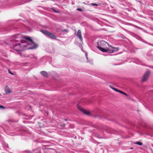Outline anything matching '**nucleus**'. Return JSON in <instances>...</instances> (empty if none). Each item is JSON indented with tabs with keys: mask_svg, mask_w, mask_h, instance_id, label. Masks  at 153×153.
I'll return each mask as SVG.
<instances>
[{
	"mask_svg": "<svg viewBox=\"0 0 153 153\" xmlns=\"http://www.w3.org/2000/svg\"><path fill=\"white\" fill-rule=\"evenodd\" d=\"M32 46L28 47V49H33L36 48L38 45L35 43L30 37H25L20 35L17 36L15 39L11 41L10 43V47L15 51H21L26 49V47L28 43Z\"/></svg>",
	"mask_w": 153,
	"mask_h": 153,
	"instance_id": "1",
	"label": "nucleus"
},
{
	"mask_svg": "<svg viewBox=\"0 0 153 153\" xmlns=\"http://www.w3.org/2000/svg\"><path fill=\"white\" fill-rule=\"evenodd\" d=\"M107 44V43L104 41L101 40L99 42H97V48L100 50L102 52L105 50V48H104L103 47H104Z\"/></svg>",
	"mask_w": 153,
	"mask_h": 153,
	"instance_id": "2",
	"label": "nucleus"
},
{
	"mask_svg": "<svg viewBox=\"0 0 153 153\" xmlns=\"http://www.w3.org/2000/svg\"><path fill=\"white\" fill-rule=\"evenodd\" d=\"M118 49L117 48H114L110 45L109 46V48H105L104 50L102 51L103 52H108L111 53L114 51H116Z\"/></svg>",
	"mask_w": 153,
	"mask_h": 153,
	"instance_id": "3",
	"label": "nucleus"
},
{
	"mask_svg": "<svg viewBox=\"0 0 153 153\" xmlns=\"http://www.w3.org/2000/svg\"><path fill=\"white\" fill-rule=\"evenodd\" d=\"M42 32L50 38L52 39H56V36L54 34L47 30H42Z\"/></svg>",
	"mask_w": 153,
	"mask_h": 153,
	"instance_id": "4",
	"label": "nucleus"
},
{
	"mask_svg": "<svg viewBox=\"0 0 153 153\" xmlns=\"http://www.w3.org/2000/svg\"><path fill=\"white\" fill-rule=\"evenodd\" d=\"M77 108L80 111H82L86 115H90V113L89 111H86L78 105H77Z\"/></svg>",
	"mask_w": 153,
	"mask_h": 153,
	"instance_id": "5",
	"label": "nucleus"
},
{
	"mask_svg": "<svg viewBox=\"0 0 153 153\" xmlns=\"http://www.w3.org/2000/svg\"><path fill=\"white\" fill-rule=\"evenodd\" d=\"M150 73L149 71H147L145 73L142 79V82H145L147 80L149 75Z\"/></svg>",
	"mask_w": 153,
	"mask_h": 153,
	"instance_id": "6",
	"label": "nucleus"
},
{
	"mask_svg": "<svg viewBox=\"0 0 153 153\" xmlns=\"http://www.w3.org/2000/svg\"><path fill=\"white\" fill-rule=\"evenodd\" d=\"M76 36L79 38L81 41H82V37L81 35V30H78L76 34Z\"/></svg>",
	"mask_w": 153,
	"mask_h": 153,
	"instance_id": "7",
	"label": "nucleus"
},
{
	"mask_svg": "<svg viewBox=\"0 0 153 153\" xmlns=\"http://www.w3.org/2000/svg\"><path fill=\"white\" fill-rule=\"evenodd\" d=\"M111 88L112 89H113L114 90V91H116V92H118L122 94H124L126 96H127V95L125 93H124V92L121 91H120V90H118L117 89H116V88H113V87H111Z\"/></svg>",
	"mask_w": 153,
	"mask_h": 153,
	"instance_id": "8",
	"label": "nucleus"
},
{
	"mask_svg": "<svg viewBox=\"0 0 153 153\" xmlns=\"http://www.w3.org/2000/svg\"><path fill=\"white\" fill-rule=\"evenodd\" d=\"M5 92L7 93H10L11 92L10 89L7 86H6L5 87Z\"/></svg>",
	"mask_w": 153,
	"mask_h": 153,
	"instance_id": "9",
	"label": "nucleus"
},
{
	"mask_svg": "<svg viewBox=\"0 0 153 153\" xmlns=\"http://www.w3.org/2000/svg\"><path fill=\"white\" fill-rule=\"evenodd\" d=\"M41 74L43 76L47 77L48 76L47 74L45 71H42L40 72Z\"/></svg>",
	"mask_w": 153,
	"mask_h": 153,
	"instance_id": "10",
	"label": "nucleus"
},
{
	"mask_svg": "<svg viewBox=\"0 0 153 153\" xmlns=\"http://www.w3.org/2000/svg\"><path fill=\"white\" fill-rule=\"evenodd\" d=\"M105 130L107 132H108V133H112V132L111 131L112 129L110 128H107V129L106 130Z\"/></svg>",
	"mask_w": 153,
	"mask_h": 153,
	"instance_id": "11",
	"label": "nucleus"
},
{
	"mask_svg": "<svg viewBox=\"0 0 153 153\" xmlns=\"http://www.w3.org/2000/svg\"><path fill=\"white\" fill-rule=\"evenodd\" d=\"M135 144L138 145L140 146H142L143 145L142 143L139 142H136L135 143Z\"/></svg>",
	"mask_w": 153,
	"mask_h": 153,
	"instance_id": "12",
	"label": "nucleus"
},
{
	"mask_svg": "<svg viewBox=\"0 0 153 153\" xmlns=\"http://www.w3.org/2000/svg\"><path fill=\"white\" fill-rule=\"evenodd\" d=\"M51 9L53 10L55 13H59V11H57V10H54L53 8H51Z\"/></svg>",
	"mask_w": 153,
	"mask_h": 153,
	"instance_id": "13",
	"label": "nucleus"
},
{
	"mask_svg": "<svg viewBox=\"0 0 153 153\" xmlns=\"http://www.w3.org/2000/svg\"><path fill=\"white\" fill-rule=\"evenodd\" d=\"M97 137L99 138H103L102 136H100L99 134H97Z\"/></svg>",
	"mask_w": 153,
	"mask_h": 153,
	"instance_id": "14",
	"label": "nucleus"
},
{
	"mask_svg": "<svg viewBox=\"0 0 153 153\" xmlns=\"http://www.w3.org/2000/svg\"><path fill=\"white\" fill-rule=\"evenodd\" d=\"M91 4L92 6H98V5L97 4L93 3Z\"/></svg>",
	"mask_w": 153,
	"mask_h": 153,
	"instance_id": "15",
	"label": "nucleus"
},
{
	"mask_svg": "<svg viewBox=\"0 0 153 153\" xmlns=\"http://www.w3.org/2000/svg\"><path fill=\"white\" fill-rule=\"evenodd\" d=\"M8 72L9 74H12V75H14V74L11 71H10V70L9 69H8Z\"/></svg>",
	"mask_w": 153,
	"mask_h": 153,
	"instance_id": "16",
	"label": "nucleus"
},
{
	"mask_svg": "<svg viewBox=\"0 0 153 153\" xmlns=\"http://www.w3.org/2000/svg\"><path fill=\"white\" fill-rule=\"evenodd\" d=\"M0 108L1 109H3L5 108V107L1 105H0Z\"/></svg>",
	"mask_w": 153,
	"mask_h": 153,
	"instance_id": "17",
	"label": "nucleus"
},
{
	"mask_svg": "<svg viewBox=\"0 0 153 153\" xmlns=\"http://www.w3.org/2000/svg\"><path fill=\"white\" fill-rule=\"evenodd\" d=\"M77 10L78 11H82V10L80 8H77Z\"/></svg>",
	"mask_w": 153,
	"mask_h": 153,
	"instance_id": "18",
	"label": "nucleus"
},
{
	"mask_svg": "<svg viewBox=\"0 0 153 153\" xmlns=\"http://www.w3.org/2000/svg\"><path fill=\"white\" fill-rule=\"evenodd\" d=\"M62 31H65V32H68V31L66 29H64L63 30H62Z\"/></svg>",
	"mask_w": 153,
	"mask_h": 153,
	"instance_id": "19",
	"label": "nucleus"
},
{
	"mask_svg": "<svg viewBox=\"0 0 153 153\" xmlns=\"http://www.w3.org/2000/svg\"><path fill=\"white\" fill-rule=\"evenodd\" d=\"M137 27L138 28H139V29H140L141 30H143V29L142 28H141L140 27Z\"/></svg>",
	"mask_w": 153,
	"mask_h": 153,
	"instance_id": "20",
	"label": "nucleus"
},
{
	"mask_svg": "<svg viewBox=\"0 0 153 153\" xmlns=\"http://www.w3.org/2000/svg\"><path fill=\"white\" fill-rule=\"evenodd\" d=\"M85 56L86 57L87 59H88V57H87V53H86L85 54Z\"/></svg>",
	"mask_w": 153,
	"mask_h": 153,
	"instance_id": "21",
	"label": "nucleus"
},
{
	"mask_svg": "<svg viewBox=\"0 0 153 153\" xmlns=\"http://www.w3.org/2000/svg\"><path fill=\"white\" fill-rule=\"evenodd\" d=\"M30 57V58H33V56H29Z\"/></svg>",
	"mask_w": 153,
	"mask_h": 153,
	"instance_id": "22",
	"label": "nucleus"
},
{
	"mask_svg": "<svg viewBox=\"0 0 153 153\" xmlns=\"http://www.w3.org/2000/svg\"><path fill=\"white\" fill-rule=\"evenodd\" d=\"M138 1L140 3H141L140 1Z\"/></svg>",
	"mask_w": 153,
	"mask_h": 153,
	"instance_id": "23",
	"label": "nucleus"
},
{
	"mask_svg": "<svg viewBox=\"0 0 153 153\" xmlns=\"http://www.w3.org/2000/svg\"><path fill=\"white\" fill-rule=\"evenodd\" d=\"M95 114H96V112H95Z\"/></svg>",
	"mask_w": 153,
	"mask_h": 153,
	"instance_id": "24",
	"label": "nucleus"
},
{
	"mask_svg": "<svg viewBox=\"0 0 153 153\" xmlns=\"http://www.w3.org/2000/svg\"><path fill=\"white\" fill-rule=\"evenodd\" d=\"M65 120L66 121L67 120Z\"/></svg>",
	"mask_w": 153,
	"mask_h": 153,
	"instance_id": "25",
	"label": "nucleus"
}]
</instances>
